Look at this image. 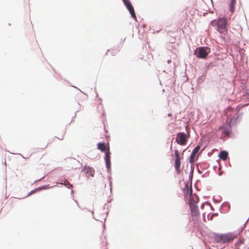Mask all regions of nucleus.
<instances>
[{"label": "nucleus", "mask_w": 249, "mask_h": 249, "mask_svg": "<svg viewBox=\"0 0 249 249\" xmlns=\"http://www.w3.org/2000/svg\"><path fill=\"white\" fill-rule=\"evenodd\" d=\"M237 236V235L233 233L229 232L224 234H216L214 238L217 242L225 243L233 241Z\"/></svg>", "instance_id": "nucleus-1"}, {"label": "nucleus", "mask_w": 249, "mask_h": 249, "mask_svg": "<svg viewBox=\"0 0 249 249\" xmlns=\"http://www.w3.org/2000/svg\"><path fill=\"white\" fill-rule=\"evenodd\" d=\"M213 26L216 25L217 26V31L220 34H225L228 31L227 27V20L225 18H219L217 20L212 21Z\"/></svg>", "instance_id": "nucleus-2"}, {"label": "nucleus", "mask_w": 249, "mask_h": 249, "mask_svg": "<svg viewBox=\"0 0 249 249\" xmlns=\"http://www.w3.org/2000/svg\"><path fill=\"white\" fill-rule=\"evenodd\" d=\"M189 137V135H187L183 132H179L177 134L176 141L178 144L183 146L186 144Z\"/></svg>", "instance_id": "nucleus-3"}, {"label": "nucleus", "mask_w": 249, "mask_h": 249, "mask_svg": "<svg viewBox=\"0 0 249 249\" xmlns=\"http://www.w3.org/2000/svg\"><path fill=\"white\" fill-rule=\"evenodd\" d=\"M124 2L129 11L131 17L135 20H136V16L133 7L129 0H123Z\"/></svg>", "instance_id": "nucleus-4"}, {"label": "nucleus", "mask_w": 249, "mask_h": 249, "mask_svg": "<svg viewBox=\"0 0 249 249\" xmlns=\"http://www.w3.org/2000/svg\"><path fill=\"white\" fill-rule=\"evenodd\" d=\"M198 55L197 57L201 58H205L208 54L206 50L204 47H200L198 49Z\"/></svg>", "instance_id": "nucleus-5"}, {"label": "nucleus", "mask_w": 249, "mask_h": 249, "mask_svg": "<svg viewBox=\"0 0 249 249\" xmlns=\"http://www.w3.org/2000/svg\"><path fill=\"white\" fill-rule=\"evenodd\" d=\"M189 205L192 215L198 216V215H199L198 208L196 205L192 204V205Z\"/></svg>", "instance_id": "nucleus-6"}, {"label": "nucleus", "mask_w": 249, "mask_h": 249, "mask_svg": "<svg viewBox=\"0 0 249 249\" xmlns=\"http://www.w3.org/2000/svg\"><path fill=\"white\" fill-rule=\"evenodd\" d=\"M200 149V146H196L193 150L190 157V162L191 163H193L194 162V158L197 153L198 152Z\"/></svg>", "instance_id": "nucleus-7"}, {"label": "nucleus", "mask_w": 249, "mask_h": 249, "mask_svg": "<svg viewBox=\"0 0 249 249\" xmlns=\"http://www.w3.org/2000/svg\"><path fill=\"white\" fill-rule=\"evenodd\" d=\"M83 171L85 173H86L87 175V176L88 177L89 176L93 177L94 176V169L89 166H85Z\"/></svg>", "instance_id": "nucleus-8"}, {"label": "nucleus", "mask_w": 249, "mask_h": 249, "mask_svg": "<svg viewBox=\"0 0 249 249\" xmlns=\"http://www.w3.org/2000/svg\"><path fill=\"white\" fill-rule=\"evenodd\" d=\"M198 201L199 198L196 195H191L189 200V205H192V204L196 205Z\"/></svg>", "instance_id": "nucleus-9"}, {"label": "nucleus", "mask_w": 249, "mask_h": 249, "mask_svg": "<svg viewBox=\"0 0 249 249\" xmlns=\"http://www.w3.org/2000/svg\"><path fill=\"white\" fill-rule=\"evenodd\" d=\"M181 165V159H175V168L176 171L179 173L180 171V167Z\"/></svg>", "instance_id": "nucleus-10"}, {"label": "nucleus", "mask_w": 249, "mask_h": 249, "mask_svg": "<svg viewBox=\"0 0 249 249\" xmlns=\"http://www.w3.org/2000/svg\"><path fill=\"white\" fill-rule=\"evenodd\" d=\"M106 162L107 165V167L109 169L110 167L111 166V162H110V153L109 151H107L106 153Z\"/></svg>", "instance_id": "nucleus-11"}, {"label": "nucleus", "mask_w": 249, "mask_h": 249, "mask_svg": "<svg viewBox=\"0 0 249 249\" xmlns=\"http://www.w3.org/2000/svg\"><path fill=\"white\" fill-rule=\"evenodd\" d=\"M228 153L225 151H221L219 154V158L223 160H226L228 158Z\"/></svg>", "instance_id": "nucleus-12"}, {"label": "nucleus", "mask_w": 249, "mask_h": 249, "mask_svg": "<svg viewBox=\"0 0 249 249\" xmlns=\"http://www.w3.org/2000/svg\"><path fill=\"white\" fill-rule=\"evenodd\" d=\"M98 148L102 152H104L106 150V145L104 143L100 142L98 144Z\"/></svg>", "instance_id": "nucleus-13"}, {"label": "nucleus", "mask_w": 249, "mask_h": 249, "mask_svg": "<svg viewBox=\"0 0 249 249\" xmlns=\"http://www.w3.org/2000/svg\"><path fill=\"white\" fill-rule=\"evenodd\" d=\"M235 2H236V0H231V2L230 4V10L231 12L233 11Z\"/></svg>", "instance_id": "nucleus-14"}, {"label": "nucleus", "mask_w": 249, "mask_h": 249, "mask_svg": "<svg viewBox=\"0 0 249 249\" xmlns=\"http://www.w3.org/2000/svg\"><path fill=\"white\" fill-rule=\"evenodd\" d=\"M175 156L176 159H181V158L180 157V156H179V152L177 149H176L175 150Z\"/></svg>", "instance_id": "nucleus-15"}, {"label": "nucleus", "mask_w": 249, "mask_h": 249, "mask_svg": "<svg viewBox=\"0 0 249 249\" xmlns=\"http://www.w3.org/2000/svg\"><path fill=\"white\" fill-rule=\"evenodd\" d=\"M117 53V50H115V49H109V50H108L107 51V53Z\"/></svg>", "instance_id": "nucleus-16"}, {"label": "nucleus", "mask_w": 249, "mask_h": 249, "mask_svg": "<svg viewBox=\"0 0 249 249\" xmlns=\"http://www.w3.org/2000/svg\"><path fill=\"white\" fill-rule=\"evenodd\" d=\"M243 242V240H241V239H239V240L235 243V246H238L240 245V244H242Z\"/></svg>", "instance_id": "nucleus-17"}, {"label": "nucleus", "mask_w": 249, "mask_h": 249, "mask_svg": "<svg viewBox=\"0 0 249 249\" xmlns=\"http://www.w3.org/2000/svg\"><path fill=\"white\" fill-rule=\"evenodd\" d=\"M223 133L226 135H228L230 133V131L228 129H224V130H223Z\"/></svg>", "instance_id": "nucleus-18"}, {"label": "nucleus", "mask_w": 249, "mask_h": 249, "mask_svg": "<svg viewBox=\"0 0 249 249\" xmlns=\"http://www.w3.org/2000/svg\"><path fill=\"white\" fill-rule=\"evenodd\" d=\"M63 138H64V136L62 135H61V136H60L59 137H57V138L60 140H62L63 139Z\"/></svg>", "instance_id": "nucleus-19"}, {"label": "nucleus", "mask_w": 249, "mask_h": 249, "mask_svg": "<svg viewBox=\"0 0 249 249\" xmlns=\"http://www.w3.org/2000/svg\"><path fill=\"white\" fill-rule=\"evenodd\" d=\"M168 63H170V60H168Z\"/></svg>", "instance_id": "nucleus-20"}, {"label": "nucleus", "mask_w": 249, "mask_h": 249, "mask_svg": "<svg viewBox=\"0 0 249 249\" xmlns=\"http://www.w3.org/2000/svg\"><path fill=\"white\" fill-rule=\"evenodd\" d=\"M47 144L45 146L44 148L47 147Z\"/></svg>", "instance_id": "nucleus-21"}]
</instances>
